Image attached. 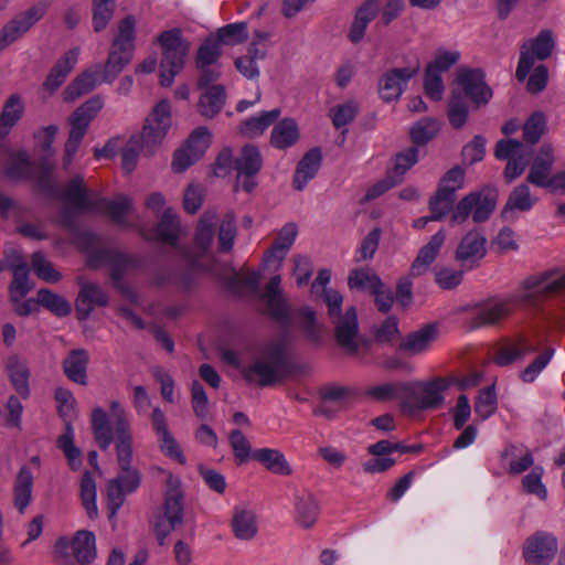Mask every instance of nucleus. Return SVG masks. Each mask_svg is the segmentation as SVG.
Here are the masks:
<instances>
[{"label":"nucleus","instance_id":"obj_1","mask_svg":"<svg viewBox=\"0 0 565 565\" xmlns=\"http://www.w3.org/2000/svg\"><path fill=\"white\" fill-rule=\"evenodd\" d=\"M499 193L494 186L487 185L463 196L455 206L454 189L438 188L429 199L430 218L443 220L450 211L451 223L462 224L471 215L475 223H483L490 218L498 203Z\"/></svg>","mask_w":565,"mask_h":565},{"label":"nucleus","instance_id":"obj_2","mask_svg":"<svg viewBox=\"0 0 565 565\" xmlns=\"http://www.w3.org/2000/svg\"><path fill=\"white\" fill-rule=\"evenodd\" d=\"M289 341L281 334L266 342L248 366L241 369L243 377L249 384L271 387L281 383L292 371Z\"/></svg>","mask_w":565,"mask_h":565},{"label":"nucleus","instance_id":"obj_3","mask_svg":"<svg viewBox=\"0 0 565 565\" xmlns=\"http://www.w3.org/2000/svg\"><path fill=\"white\" fill-rule=\"evenodd\" d=\"M119 473L107 483L109 520H114L125 503L126 494L134 493L141 483V473L132 467V444L115 446Z\"/></svg>","mask_w":565,"mask_h":565},{"label":"nucleus","instance_id":"obj_4","mask_svg":"<svg viewBox=\"0 0 565 565\" xmlns=\"http://www.w3.org/2000/svg\"><path fill=\"white\" fill-rule=\"evenodd\" d=\"M110 412L114 419L113 427L103 408L96 407L92 412V430L102 450H107L113 441L115 446L134 444L126 411L118 401L110 403Z\"/></svg>","mask_w":565,"mask_h":565},{"label":"nucleus","instance_id":"obj_5","mask_svg":"<svg viewBox=\"0 0 565 565\" xmlns=\"http://www.w3.org/2000/svg\"><path fill=\"white\" fill-rule=\"evenodd\" d=\"M137 21L129 14L118 23V32L111 43L108 57L105 62L102 78L105 83H113L124 68L130 64L135 52Z\"/></svg>","mask_w":565,"mask_h":565},{"label":"nucleus","instance_id":"obj_6","mask_svg":"<svg viewBox=\"0 0 565 565\" xmlns=\"http://www.w3.org/2000/svg\"><path fill=\"white\" fill-rule=\"evenodd\" d=\"M324 301L328 306V315L334 326V339L339 347L350 354H355L359 349V322L355 307L351 306L344 315L341 313L343 302L342 295L333 289L324 290Z\"/></svg>","mask_w":565,"mask_h":565},{"label":"nucleus","instance_id":"obj_7","mask_svg":"<svg viewBox=\"0 0 565 565\" xmlns=\"http://www.w3.org/2000/svg\"><path fill=\"white\" fill-rule=\"evenodd\" d=\"M157 41L162 49L160 85L169 87L172 85L175 75L183 70L191 43L183 38L182 30L179 28L161 32Z\"/></svg>","mask_w":565,"mask_h":565},{"label":"nucleus","instance_id":"obj_8","mask_svg":"<svg viewBox=\"0 0 565 565\" xmlns=\"http://www.w3.org/2000/svg\"><path fill=\"white\" fill-rule=\"evenodd\" d=\"M166 487L163 516L158 519L153 525V532L161 546L166 544L167 536L183 524L184 512L183 491L180 479L169 472Z\"/></svg>","mask_w":565,"mask_h":565},{"label":"nucleus","instance_id":"obj_9","mask_svg":"<svg viewBox=\"0 0 565 565\" xmlns=\"http://www.w3.org/2000/svg\"><path fill=\"white\" fill-rule=\"evenodd\" d=\"M103 99L95 95L78 106L68 117L71 130L64 146L63 169L68 170L92 120L103 108Z\"/></svg>","mask_w":565,"mask_h":565},{"label":"nucleus","instance_id":"obj_10","mask_svg":"<svg viewBox=\"0 0 565 565\" xmlns=\"http://www.w3.org/2000/svg\"><path fill=\"white\" fill-rule=\"evenodd\" d=\"M55 399L58 403V415L65 424V431L56 440L60 448L68 461L72 470H77L82 466L81 449L74 444V429L72 420L76 417V401L73 393L65 387L55 390Z\"/></svg>","mask_w":565,"mask_h":565},{"label":"nucleus","instance_id":"obj_11","mask_svg":"<svg viewBox=\"0 0 565 565\" xmlns=\"http://www.w3.org/2000/svg\"><path fill=\"white\" fill-rule=\"evenodd\" d=\"M455 382L456 380L451 377L409 382L411 392H408V399L402 402L403 409L414 413L439 408L445 401L443 393Z\"/></svg>","mask_w":565,"mask_h":565},{"label":"nucleus","instance_id":"obj_12","mask_svg":"<svg viewBox=\"0 0 565 565\" xmlns=\"http://www.w3.org/2000/svg\"><path fill=\"white\" fill-rule=\"evenodd\" d=\"M97 556L95 535L90 531H77L70 541L60 537L55 542L54 558L58 565H89Z\"/></svg>","mask_w":565,"mask_h":565},{"label":"nucleus","instance_id":"obj_13","mask_svg":"<svg viewBox=\"0 0 565 565\" xmlns=\"http://www.w3.org/2000/svg\"><path fill=\"white\" fill-rule=\"evenodd\" d=\"M565 292V273L550 269L531 275L522 282L521 300L532 307Z\"/></svg>","mask_w":565,"mask_h":565},{"label":"nucleus","instance_id":"obj_14","mask_svg":"<svg viewBox=\"0 0 565 565\" xmlns=\"http://www.w3.org/2000/svg\"><path fill=\"white\" fill-rule=\"evenodd\" d=\"M171 126L170 104L168 100L159 102L145 120L142 131L138 135L142 143V153L150 157L161 145Z\"/></svg>","mask_w":565,"mask_h":565},{"label":"nucleus","instance_id":"obj_15","mask_svg":"<svg viewBox=\"0 0 565 565\" xmlns=\"http://www.w3.org/2000/svg\"><path fill=\"white\" fill-rule=\"evenodd\" d=\"M555 47L553 32L550 29L542 30L532 41L530 47L524 43L521 46L520 60L515 72L519 82H523L534 65L535 58L544 61L548 58Z\"/></svg>","mask_w":565,"mask_h":565},{"label":"nucleus","instance_id":"obj_16","mask_svg":"<svg viewBox=\"0 0 565 565\" xmlns=\"http://www.w3.org/2000/svg\"><path fill=\"white\" fill-rule=\"evenodd\" d=\"M49 7L47 0H41L9 21L0 31V51L28 32L44 17Z\"/></svg>","mask_w":565,"mask_h":565},{"label":"nucleus","instance_id":"obj_17","mask_svg":"<svg viewBox=\"0 0 565 565\" xmlns=\"http://www.w3.org/2000/svg\"><path fill=\"white\" fill-rule=\"evenodd\" d=\"M262 166L263 158L258 147L250 143L245 145L234 161V170L237 172L234 191L242 188L245 192L252 193L257 184L254 178L260 171Z\"/></svg>","mask_w":565,"mask_h":565},{"label":"nucleus","instance_id":"obj_18","mask_svg":"<svg viewBox=\"0 0 565 565\" xmlns=\"http://www.w3.org/2000/svg\"><path fill=\"white\" fill-rule=\"evenodd\" d=\"M210 146V131L206 127H198L189 136L185 143L175 150L171 168L177 173L184 172L199 161Z\"/></svg>","mask_w":565,"mask_h":565},{"label":"nucleus","instance_id":"obj_19","mask_svg":"<svg viewBox=\"0 0 565 565\" xmlns=\"http://www.w3.org/2000/svg\"><path fill=\"white\" fill-rule=\"evenodd\" d=\"M459 90L462 95L468 97L475 108L487 105L492 98V89L486 83V74L481 68L460 67L457 71V78Z\"/></svg>","mask_w":565,"mask_h":565},{"label":"nucleus","instance_id":"obj_20","mask_svg":"<svg viewBox=\"0 0 565 565\" xmlns=\"http://www.w3.org/2000/svg\"><path fill=\"white\" fill-rule=\"evenodd\" d=\"M420 63L417 60L413 65L386 71L379 79L377 92L380 97L386 102L399 99L407 83L418 74Z\"/></svg>","mask_w":565,"mask_h":565},{"label":"nucleus","instance_id":"obj_21","mask_svg":"<svg viewBox=\"0 0 565 565\" xmlns=\"http://www.w3.org/2000/svg\"><path fill=\"white\" fill-rule=\"evenodd\" d=\"M558 551L554 535L539 531L527 537L523 544V557L529 565H548Z\"/></svg>","mask_w":565,"mask_h":565},{"label":"nucleus","instance_id":"obj_22","mask_svg":"<svg viewBox=\"0 0 565 565\" xmlns=\"http://www.w3.org/2000/svg\"><path fill=\"white\" fill-rule=\"evenodd\" d=\"M539 345L530 341L522 333L513 337L503 338L498 344L493 362L501 367L509 366L513 363L521 362L529 353L536 352Z\"/></svg>","mask_w":565,"mask_h":565},{"label":"nucleus","instance_id":"obj_23","mask_svg":"<svg viewBox=\"0 0 565 565\" xmlns=\"http://www.w3.org/2000/svg\"><path fill=\"white\" fill-rule=\"evenodd\" d=\"M281 278L276 275L267 282L265 290L259 295V299L266 305V313L282 326L290 324L292 311L288 305L280 288Z\"/></svg>","mask_w":565,"mask_h":565},{"label":"nucleus","instance_id":"obj_24","mask_svg":"<svg viewBox=\"0 0 565 565\" xmlns=\"http://www.w3.org/2000/svg\"><path fill=\"white\" fill-rule=\"evenodd\" d=\"M79 286L78 295L75 299V312L79 321H85L94 311V307H106L108 297L97 282L87 281L84 277H77Z\"/></svg>","mask_w":565,"mask_h":565},{"label":"nucleus","instance_id":"obj_25","mask_svg":"<svg viewBox=\"0 0 565 565\" xmlns=\"http://www.w3.org/2000/svg\"><path fill=\"white\" fill-rule=\"evenodd\" d=\"M486 244L487 239L481 232L470 231L459 242L455 252V259L467 269L478 267L480 260L487 254Z\"/></svg>","mask_w":565,"mask_h":565},{"label":"nucleus","instance_id":"obj_26","mask_svg":"<svg viewBox=\"0 0 565 565\" xmlns=\"http://www.w3.org/2000/svg\"><path fill=\"white\" fill-rule=\"evenodd\" d=\"M217 222V214L215 211L207 210L199 218L194 236V249L185 254L192 264L200 262V258L205 256L214 241L215 225Z\"/></svg>","mask_w":565,"mask_h":565},{"label":"nucleus","instance_id":"obj_27","mask_svg":"<svg viewBox=\"0 0 565 565\" xmlns=\"http://www.w3.org/2000/svg\"><path fill=\"white\" fill-rule=\"evenodd\" d=\"M88 363L89 353L86 349H72L63 360V372L71 382L86 386L88 384Z\"/></svg>","mask_w":565,"mask_h":565},{"label":"nucleus","instance_id":"obj_28","mask_svg":"<svg viewBox=\"0 0 565 565\" xmlns=\"http://www.w3.org/2000/svg\"><path fill=\"white\" fill-rule=\"evenodd\" d=\"M554 149L551 145L544 143L535 156L526 182L543 188L552 177L551 172L554 166Z\"/></svg>","mask_w":565,"mask_h":565},{"label":"nucleus","instance_id":"obj_29","mask_svg":"<svg viewBox=\"0 0 565 565\" xmlns=\"http://www.w3.org/2000/svg\"><path fill=\"white\" fill-rule=\"evenodd\" d=\"M78 53L79 50L77 47L71 49L56 61L43 83L45 90L52 94L65 82L77 62Z\"/></svg>","mask_w":565,"mask_h":565},{"label":"nucleus","instance_id":"obj_30","mask_svg":"<svg viewBox=\"0 0 565 565\" xmlns=\"http://www.w3.org/2000/svg\"><path fill=\"white\" fill-rule=\"evenodd\" d=\"M445 239L446 235L444 231H439L430 237L429 242L419 249L416 258L414 259L409 269V276L417 277L428 270L429 266L437 258Z\"/></svg>","mask_w":565,"mask_h":565},{"label":"nucleus","instance_id":"obj_31","mask_svg":"<svg viewBox=\"0 0 565 565\" xmlns=\"http://www.w3.org/2000/svg\"><path fill=\"white\" fill-rule=\"evenodd\" d=\"M512 307L508 301H497L480 306L470 320V329L495 326L509 317Z\"/></svg>","mask_w":565,"mask_h":565},{"label":"nucleus","instance_id":"obj_32","mask_svg":"<svg viewBox=\"0 0 565 565\" xmlns=\"http://www.w3.org/2000/svg\"><path fill=\"white\" fill-rule=\"evenodd\" d=\"M322 154L319 148H312L298 162L292 180L297 191H302L307 183L318 173L321 166Z\"/></svg>","mask_w":565,"mask_h":565},{"label":"nucleus","instance_id":"obj_33","mask_svg":"<svg viewBox=\"0 0 565 565\" xmlns=\"http://www.w3.org/2000/svg\"><path fill=\"white\" fill-rule=\"evenodd\" d=\"M252 459L260 463L269 472L278 476H290L292 468L279 449L259 448L252 452Z\"/></svg>","mask_w":565,"mask_h":565},{"label":"nucleus","instance_id":"obj_34","mask_svg":"<svg viewBox=\"0 0 565 565\" xmlns=\"http://www.w3.org/2000/svg\"><path fill=\"white\" fill-rule=\"evenodd\" d=\"M198 102V111L206 119L214 118L224 107L226 102V89L223 85H212L203 88Z\"/></svg>","mask_w":565,"mask_h":565},{"label":"nucleus","instance_id":"obj_35","mask_svg":"<svg viewBox=\"0 0 565 565\" xmlns=\"http://www.w3.org/2000/svg\"><path fill=\"white\" fill-rule=\"evenodd\" d=\"M87 193L88 191L84 185L83 177L75 175L62 192L57 191L56 196L65 202L72 203L77 210L93 211L95 199H89Z\"/></svg>","mask_w":565,"mask_h":565},{"label":"nucleus","instance_id":"obj_36","mask_svg":"<svg viewBox=\"0 0 565 565\" xmlns=\"http://www.w3.org/2000/svg\"><path fill=\"white\" fill-rule=\"evenodd\" d=\"M296 521L303 529H310L317 522L320 505L319 501L310 492H301L295 500Z\"/></svg>","mask_w":565,"mask_h":565},{"label":"nucleus","instance_id":"obj_37","mask_svg":"<svg viewBox=\"0 0 565 565\" xmlns=\"http://www.w3.org/2000/svg\"><path fill=\"white\" fill-rule=\"evenodd\" d=\"M131 209L132 200L119 194L114 200L95 199L93 211L107 214L118 225H127L125 216Z\"/></svg>","mask_w":565,"mask_h":565},{"label":"nucleus","instance_id":"obj_38","mask_svg":"<svg viewBox=\"0 0 565 565\" xmlns=\"http://www.w3.org/2000/svg\"><path fill=\"white\" fill-rule=\"evenodd\" d=\"M181 235L178 214L170 207L166 209L156 230V241L175 247Z\"/></svg>","mask_w":565,"mask_h":565},{"label":"nucleus","instance_id":"obj_39","mask_svg":"<svg viewBox=\"0 0 565 565\" xmlns=\"http://www.w3.org/2000/svg\"><path fill=\"white\" fill-rule=\"evenodd\" d=\"M6 369L17 393L22 398L30 396V370L24 361L17 355L9 356Z\"/></svg>","mask_w":565,"mask_h":565},{"label":"nucleus","instance_id":"obj_40","mask_svg":"<svg viewBox=\"0 0 565 565\" xmlns=\"http://www.w3.org/2000/svg\"><path fill=\"white\" fill-rule=\"evenodd\" d=\"M297 234H298L297 225L295 223H287L280 230L275 243L265 253L264 260L266 263H270L274 260H278L279 263H281L285 259L287 252L292 246Z\"/></svg>","mask_w":565,"mask_h":565},{"label":"nucleus","instance_id":"obj_41","mask_svg":"<svg viewBox=\"0 0 565 565\" xmlns=\"http://www.w3.org/2000/svg\"><path fill=\"white\" fill-rule=\"evenodd\" d=\"M299 139V129L292 118H284L274 126L270 135V143L276 149H287Z\"/></svg>","mask_w":565,"mask_h":565},{"label":"nucleus","instance_id":"obj_42","mask_svg":"<svg viewBox=\"0 0 565 565\" xmlns=\"http://www.w3.org/2000/svg\"><path fill=\"white\" fill-rule=\"evenodd\" d=\"M436 335V326L428 323L419 330L408 333L405 340L399 344L398 349L414 354L423 352L430 345Z\"/></svg>","mask_w":565,"mask_h":565},{"label":"nucleus","instance_id":"obj_43","mask_svg":"<svg viewBox=\"0 0 565 565\" xmlns=\"http://www.w3.org/2000/svg\"><path fill=\"white\" fill-rule=\"evenodd\" d=\"M447 117L450 126L457 130L461 129L468 120V102L462 95V92L457 88L451 89L447 104Z\"/></svg>","mask_w":565,"mask_h":565},{"label":"nucleus","instance_id":"obj_44","mask_svg":"<svg viewBox=\"0 0 565 565\" xmlns=\"http://www.w3.org/2000/svg\"><path fill=\"white\" fill-rule=\"evenodd\" d=\"M265 56V46L257 47V42H252L247 49V54L235 60V67L246 78H257L259 76L257 61H263Z\"/></svg>","mask_w":565,"mask_h":565},{"label":"nucleus","instance_id":"obj_45","mask_svg":"<svg viewBox=\"0 0 565 565\" xmlns=\"http://www.w3.org/2000/svg\"><path fill=\"white\" fill-rule=\"evenodd\" d=\"M221 47L235 46L248 40L246 22L230 23L211 33Z\"/></svg>","mask_w":565,"mask_h":565},{"label":"nucleus","instance_id":"obj_46","mask_svg":"<svg viewBox=\"0 0 565 565\" xmlns=\"http://www.w3.org/2000/svg\"><path fill=\"white\" fill-rule=\"evenodd\" d=\"M33 477L30 468L22 467L14 483V507L22 514L30 504L32 498Z\"/></svg>","mask_w":565,"mask_h":565},{"label":"nucleus","instance_id":"obj_47","mask_svg":"<svg viewBox=\"0 0 565 565\" xmlns=\"http://www.w3.org/2000/svg\"><path fill=\"white\" fill-rule=\"evenodd\" d=\"M232 530L236 539L252 540L257 534L255 514L245 509H236L232 518Z\"/></svg>","mask_w":565,"mask_h":565},{"label":"nucleus","instance_id":"obj_48","mask_svg":"<svg viewBox=\"0 0 565 565\" xmlns=\"http://www.w3.org/2000/svg\"><path fill=\"white\" fill-rule=\"evenodd\" d=\"M534 202L535 199L531 196L529 185L525 183L520 184L511 191L508 201L501 212V216L507 220L515 210L521 212L530 211Z\"/></svg>","mask_w":565,"mask_h":565},{"label":"nucleus","instance_id":"obj_49","mask_svg":"<svg viewBox=\"0 0 565 565\" xmlns=\"http://www.w3.org/2000/svg\"><path fill=\"white\" fill-rule=\"evenodd\" d=\"M97 81V72L85 71L76 76L64 89L63 96L65 102H74L78 97L90 93Z\"/></svg>","mask_w":565,"mask_h":565},{"label":"nucleus","instance_id":"obj_50","mask_svg":"<svg viewBox=\"0 0 565 565\" xmlns=\"http://www.w3.org/2000/svg\"><path fill=\"white\" fill-rule=\"evenodd\" d=\"M380 276L370 268H354L348 277V286L350 289L359 291H369L370 294L377 287L382 286Z\"/></svg>","mask_w":565,"mask_h":565},{"label":"nucleus","instance_id":"obj_51","mask_svg":"<svg viewBox=\"0 0 565 565\" xmlns=\"http://www.w3.org/2000/svg\"><path fill=\"white\" fill-rule=\"evenodd\" d=\"M409 382L385 383L367 391V395L375 401L386 402L393 398L408 399Z\"/></svg>","mask_w":565,"mask_h":565},{"label":"nucleus","instance_id":"obj_52","mask_svg":"<svg viewBox=\"0 0 565 565\" xmlns=\"http://www.w3.org/2000/svg\"><path fill=\"white\" fill-rule=\"evenodd\" d=\"M36 302L57 317H66L71 313V303L61 295L42 288L36 294Z\"/></svg>","mask_w":565,"mask_h":565},{"label":"nucleus","instance_id":"obj_53","mask_svg":"<svg viewBox=\"0 0 565 565\" xmlns=\"http://www.w3.org/2000/svg\"><path fill=\"white\" fill-rule=\"evenodd\" d=\"M280 116V109L276 108L270 111H263L257 117H250L239 125L242 135L254 137L262 135L275 120Z\"/></svg>","mask_w":565,"mask_h":565},{"label":"nucleus","instance_id":"obj_54","mask_svg":"<svg viewBox=\"0 0 565 565\" xmlns=\"http://www.w3.org/2000/svg\"><path fill=\"white\" fill-rule=\"evenodd\" d=\"M440 129L439 121L431 117H424L413 125L409 135L412 142L418 146L427 145L436 137Z\"/></svg>","mask_w":565,"mask_h":565},{"label":"nucleus","instance_id":"obj_55","mask_svg":"<svg viewBox=\"0 0 565 565\" xmlns=\"http://www.w3.org/2000/svg\"><path fill=\"white\" fill-rule=\"evenodd\" d=\"M6 175L13 180L29 179L32 177V162L26 151H18L10 156L4 168Z\"/></svg>","mask_w":565,"mask_h":565},{"label":"nucleus","instance_id":"obj_56","mask_svg":"<svg viewBox=\"0 0 565 565\" xmlns=\"http://www.w3.org/2000/svg\"><path fill=\"white\" fill-rule=\"evenodd\" d=\"M222 56V47L210 33L199 46L195 54V66L204 67L205 65L220 64L218 61Z\"/></svg>","mask_w":565,"mask_h":565},{"label":"nucleus","instance_id":"obj_57","mask_svg":"<svg viewBox=\"0 0 565 565\" xmlns=\"http://www.w3.org/2000/svg\"><path fill=\"white\" fill-rule=\"evenodd\" d=\"M23 113V106L18 95H11L4 104L0 115V136L8 134L20 119Z\"/></svg>","mask_w":565,"mask_h":565},{"label":"nucleus","instance_id":"obj_58","mask_svg":"<svg viewBox=\"0 0 565 565\" xmlns=\"http://www.w3.org/2000/svg\"><path fill=\"white\" fill-rule=\"evenodd\" d=\"M81 499L87 515L95 519L98 514L96 505V482L89 471H85L81 479Z\"/></svg>","mask_w":565,"mask_h":565},{"label":"nucleus","instance_id":"obj_59","mask_svg":"<svg viewBox=\"0 0 565 565\" xmlns=\"http://www.w3.org/2000/svg\"><path fill=\"white\" fill-rule=\"evenodd\" d=\"M237 235L235 215L233 212H227L221 222L217 242L218 252L228 253L232 250L235 237Z\"/></svg>","mask_w":565,"mask_h":565},{"label":"nucleus","instance_id":"obj_60","mask_svg":"<svg viewBox=\"0 0 565 565\" xmlns=\"http://www.w3.org/2000/svg\"><path fill=\"white\" fill-rule=\"evenodd\" d=\"M116 0H93V28L95 32L104 31L114 17Z\"/></svg>","mask_w":565,"mask_h":565},{"label":"nucleus","instance_id":"obj_61","mask_svg":"<svg viewBox=\"0 0 565 565\" xmlns=\"http://www.w3.org/2000/svg\"><path fill=\"white\" fill-rule=\"evenodd\" d=\"M260 278L262 275L258 271H248L242 275L234 270L233 274L227 277L225 284L227 288L235 294L241 292L243 288H247L252 292H257Z\"/></svg>","mask_w":565,"mask_h":565},{"label":"nucleus","instance_id":"obj_62","mask_svg":"<svg viewBox=\"0 0 565 565\" xmlns=\"http://www.w3.org/2000/svg\"><path fill=\"white\" fill-rule=\"evenodd\" d=\"M546 130V118L543 113H533L523 126V139L529 145L537 143Z\"/></svg>","mask_w":565,"mask_h":565},{"label":"nucleus","instance_id":"obj_63","mask_svg":"<svg viewBox=\"0 0 565 565\" xmlns=\"http://www.w3.org/2000/svg\"><path fill=\"white\" fill-rule=\"evenodd\" d=\"M17 269L18 270L12 271L13 279L9 287L10 298L13 302H19L30 290L33 289V284L29 278V267H20Z\"/></svg>","mask_w":565,"mask_h":565},{"label":"nucleus","instance_id":"obj_64","mask_svg":"<svg viewBox=\"0 0 565 565\" xmlns=\"http://www.w3.org/2000/svg\"><path fill=\"white\" fill-rule=\"evenodd\" d=\"M38 175L36 185L43 192L50 195H57V186L52 179L55 164L49 158H42L36 163Z\"/></svg>","mask_w":565,"mask_h":565}]
</instances>
